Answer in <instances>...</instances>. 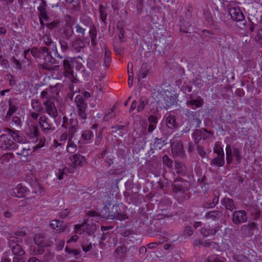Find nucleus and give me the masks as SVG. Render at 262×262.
Returning a JSON list of instances; mask_svg holds the SVG:
<instances>
[{"mask_svg": "<svg viewBox=\"0 0 262 262\" xmlns=\"http://www.w3.org/2000/svg\"><path fill=\"white\" fill-rule=\"evenodd\" d=\"M194 134L195 136V142L198 143L202 138V132L201 129H196L195 130Z\"/></svg>", "mask_w": 262, "mask_h": 262, "instance_id": "63", "label": "nucleus"}, {"mask_svg": "<svg viewBox=\"0 0 262 262\" xmlns=\"http://www.w3.org/2000/svg\"><path fill=\"white\" fill-rule=\"evenodd\" d=\"M67 225L64 224L63 221L57 220L56 230L59 232H63L67 228Z\"/></svg>", "mask_w": 262, "mask_h": 262, "instance_id": "45", "label": "nucleus"}, {"mask_svg": "<svg viewBox=\"0 0 262 262\" xmlns=\"http://www.w3.org/2000/svg\"><path fill=\"white\" fill-rule=\"evenodd\" d=\"M43 41L45 44L47 46H51L54 42L52 41L50 37L48 35H46L43 37Z\"/></svg>", "mask_w": 262, "mask_h": 262, "instance_id": "64", "label": "nucleus"}, {"mask_svg": "<svg viewBox=\"0 0 262 262\" xmlns=\"http://www.w3.org/2000/svg\"><path fill=\"white\" fill-rule=\"evenodd\" d=\"M75 102L77 107L78 115L80 118L84 120L86 118V110L87 103L82 96L79 95L75 97Z\"/></svg>", "mask_w": 262, "mask_h": 262, "instance_id": "4", "label": "nucleus"}, {"mask_svg": "<svg viewBox=\"0 0 262 262\" xmlns=\"http://www.w3.org/2000/svg\"><path fill=\"white\" fill-rule=\"evenodd\" d=\"M30 149L23 147L20 146V151H16V154L23 156H27L30 154Z\"/></svg>", "mask_w": 262, "mask_h": 262, "instance_id": "57", "label": "nucleus"}, {"mask_svg": "<svg viewBox=\"0 0 262 262\" xmlns=\"http://www.w3.org/2000/svg\"><path fill=\"white\" fill-rule=\"evenodd\" d=\"M73 34L74 31L71 23L70 22H66L61 33L62 38L69 40L73 36Z\"/></svg>", "mask_w": 262, "mask_h": 262, "instance_id": "16", "label": "nucleus"}, {"mask_svg": "<svg viewBox=\"0 0 262 262\" xmlns=\"http://www.w3.org/2000/svg\"><path fill=\"white\" fill-rule=\"evenodd\" d=\"M27 136L29 139L38 140L39 133L37 126L34 125H30L27 133Z\"/></svg>", "mask_w": 262, "mask_h": 262, "instance_id": "19", "label": "nucleus"}, {"mask_svg": "<svg viewBox=\"0 0 262 262\" xmlns=\"http://www.w3.org/2000/svg\"><path fill=\"white\" fill-rule=\"evenodd\" d=\"M84 47L85 43L83 40L78 37H76L70 43L71 50L74 52H83Z\"/></svg>", "mask_w": 262, "mask_h": 262, "instance_id": "10", "label": "nucleus"}, {"mask_svg": "<svg viewBox=\"0 0 262 262\" xmlns=\"http://www.w3.org/2000/svg\"><path fill=\"white\" fill-rule=\"evenodd\" d=\"M99 65H100L99 60L93 57H89L87 60L88 67L91 70H95L98 68Z\"/></svg>", "mask_w": 262, "mask_h": 262, "instance_id": "25", "label": "nucleus"}, {"mask_svg": "<svg viewBox=\"0 0 262 262\" xmlns=\"http://www.w3.org/2000/svg\"><path fill=\"white\" fill-rule=\"evenodd\" d=\"M136 8L138 13L141 14L143 8V0H137Z\"/></svg>", "mask_w": 262, "mask_h": 262, "instance_id": "60", "label": "nucleus"}, {"mask_svg": "<svg viewBox=\"0 0 262 262\" xmlns=\"http://www.w3.org/2000/svg\"><path fill=\"white\" fill-rule=\"evenodd\" d=\"M66 2L69 4H72L74 10H77L80 4V0H66Z\"/></svg>", "mask_w": 262, "mask_h": 262, "instance_id": "47", "label": "nucleus"}, {"mask_svg": "<svg viewBox=\"0 0 262 262\" xmlns=\"http://www.w3.org/2000/svg\"><path fill=\"white\" fill-rule=\"evenodd\" d=\"M41 2L39 6L37 8L39 11L38 17H43L45 21L49 20V17L48 16V12L47 11L48 5L45 0H41Z\"/></svg>", "mask_w": 262, "mask_h": 262, "instance_id": "15", "label": "nucleus"}, {"mask_svg": "<svg viewBox=\"0 0 262 262\" xmlns=\"http://www.w3.org/2000/svg\"><path fill=\"white\" fill-rule=\"evenodd\" d=\"M227 163L230 165L232 163L233 158V148L231 145L228 144L226 147Z\"/></svg>", "mask_w": 262, "mask_h": 262, "instance_id": "33", "label": "nucleus"}, {"mask_svg": "<svg viewBox=\"0 0 262 262\" xmlns=\"http://www.w3.org/2000/svg\"><path fill=\"white\" fill-rule=\"evenodd\" d=\"M60 45L61 50L64 52L68 51L70 49L71 50L70 45H69L68 43L65 40H60Z\"/></svg>", "mask_w": 262, "mask_h": 262, "instance_id": "49", "label": "nucleus"}, {"mask_svg": "<svg viewBox=\"0 0 262 262\" xmlns=\"http://www.w3.org/2000/svg\"><path fill=\"white\" fill-rule=\"evenodd\" d=\"M81 136L83 140H89L93 136V133L90 130H86L83 132Z\"/></svg>", "mask_w": 262, "mask_h": 262, "instance_id": "48", "label": "nucleus"}, {"mask_svg": "<svg viewBox=\"0 0 262 262\" xmlns=\"http://www.w3.org/2000/svg\"><path fill=\"white\" fill-rule=\"evenodd\" d=\"M6 79L9 80V85L11 86H14L16 84L15 80L14 79V77L13 75L9 74L6 75Z\"/></svg>", "mask_w": 262, "mask_h": 262, "instance_id": "62", "label": "nucleus"}, {"mask_svg": "<svg viewBox=\"0 0 262 262\" xmlns=\"http://www.w3.org/2000/svg\"><path fill=\"white\" fill-rule=\"evenodd\" d=\"M89 34L91 38L92 45L95 47L97 45V30L94 25H91L89 30Z\"/></svg>", "mask_w": 262, "mask_h": 262, "instance_id": "26", "label": "nucleus"}, {"mask_svg": "<svg viewBox=\"0 0 262 262\" xmlns=\"http://www.w3.org/2000/svg\"><path fill=\"white\" fill-rule=\"evenodd\" d=\"M105 197L107 199H110V200L103 203V207L102 210L101 211V217L104 218L106 220V217L109 215L110 212L108 206L111 205V201L110 197L107 196H105Z\"/></svg>", "mask_w": 262, "mask_h": 262, "instance_id": "22", "label": "nucleus"}, {"mask_svg": "<svg viewBox=\"0 0 262 262\" xmlns=\"http://www.w3.org/2000/svg\"><path fill=\"white\" fill-rule=\"evenodd\" d=\"M0 147L2 149H18V145L14 143L7 135H2L0 136Z\"/></svg>", "mask_w": 262, "mask_h": 262, "instance_id": "7", "label": "nucleus"}, {"mask_svg": "<svg viewBox=\"0 0 262 262\" xmlns=\"http://www.w3.org/2000/svg\"><path fill=\"white\" fill-rule=\"evenodd\" d=\"M213 198L212 199V201H210L209 200H208L204 202L202 205V207L203 208L208 209L213 208L218 204L219 200V196H217L214 194H213Z\"/></svg>", "mask_w": 262, "mask_h": 262, "instance_id": "24", "label": "nucleus"}, {"mask_svg": "<svg viewBox=\"0 0 262 262\" xmlns=\"http://www.w3.org/2000/svg\"><path fill=\"white\" fill-rule=\"evenodd\" d=\"M165 141L163 138H155L152 144L153 147H151V149H161L165 144Z\"/></svg>", "mask_w": 262, "mask_h": 262, "instance_id": "29", "label": "nucleus"}, {"mask_svg": "<svg viewBox=\"0 0 262 262\" xmlns=\"http://www.w3.org/2000/svg\"><path fill=\"white\" fill-rule=\"evenodd\" d=\"M104 50L105 54L104 58V62L102 66L105 67L106 69H107L110 67V63L111 61V53L106 45H104Z\"/></svg>", "mask_w": 262, "mask_h": 262, "instance_id": "27", "label": "nucleus"}, {"mask_svg": "<svg viewBox=\"0 0 262 262\" xmlns=\"http://www.w3.org/2000/svg\"><path fill=\"white\" fill-rule=\"evenodd\" d=\"M218 230L219 228H216L213 229L206 228H202L201 229V233L204 236L206 237L210 234L214 235Z\"/></svg>", "mask_w": 262, "mask_h": 262, "instance_id": "37", "label": "nucleus"}, {"mask_svg": "<svg viewBox=\"0 0 262 262\" xmlns=\"http://www.w3.org/2000/svg\"><path fill=\"white\" fill-rule=\"evenodd\" d=\"M223 213L220 210H214L207 212L205 214V218L208 220L216 221L222 217Z\"/></svg>", "mask_w": 262, "mask_h": 262, "instance_id": "18", "label": "nucleus"}, {"mask_svg": "<svg viewBox=\"0 0 262 262\" xmlns=\"http://www.w3.org/2000/svg\"><path fill=\"white\" fill-rule=\"evenodd\" d=\"M233 157H234L237 163H239L242 159V157L239 150L235 147H233Z\"/></svg>", "mask_w": 262, "mask_h": 262, "instance_id": "42", "label": "nucleus"}, {"mask_svg": "<svg viewBox=\"0 0 262 262\" xmlns=\"http://www.w3.org/2000/svg\"><path fill=\"white\" fill-rule=\"evenodd\" d=\"M8 131L11 137L14 140L18 142L20 141V136L18 132L13 131L10 129H9Z\"/></svg>", "mask_w": 262, "mask_h": 262, "instance_id": "51", "label": "nucleus"}, {"mask_svg": "<svg viewBox=\"0 0 262 262\" xmlns=\"http://www.w3.org/2000/svg\"><path fill=\"white\" fill-rule=\"evenodd\" d=\"M256 35L255 36V41L262 46V29H259L257 30Z\"/></svg>", "mask_w": 262, "mask_h": 262, "instance_id": "53", "label": "nucleus"}, {"mask_svg": "<svg viewBox=\"0 0 262 262\" xmlns=\"http://www.w3.org/2000/svg\"><path fill=\"white\" fill-rule=\"evenodd\" d=\"M77 129V123L75 125L72 126V127L68 129L69 139H72L73 136Z\"/></svg>", "mask_w": 262, "mask_h": 262, "instance_id": "61", "label": "nucleus"}, {"mask_svg": "<svg viewBox=\"0 0 262 262\" xmlns=\"http://www.w3.org/2000/svg\"><path fill=\"white\" fill-rule=\"evenodd\" d=\"M28 191V189L21 184L17 185V187L13 189V193L17 198H21L25 196V193Z\"/></svg>", "mask_w": 262, "mask_h": 262, "instance_id": "20", "label": "nucleus"}, {"mask_svg": "<svg viewBox=\"0 0 262 262\" xmlns=\"http://www.w3.org/2000/svg\"><path fill=\"white\" fill-rule=\"evenodd\" d=\"M60 25V21L59 20H54L51 23H46V26L51 30L58 28Z\"/></svg>", "mask_w": 262, "mask_h": 262, "instance_id": "41", "label": "nucleus"}, {"mask_svg": "<svg viewBox=\"0 0 262 262\" xmlns=\"http://www.w3.org/2000/svg\"><path fill=\"white\" fill-rule=\"evenodd\" d=\"M171 152L173 157L183 158L184 156L183 145L180 141H176L171 143Z\"/></svg>", "mask_w": 262, "mask_h": 262, "instance_id": "8", "label": "nucleus"}, {"mask_svg": "<svg viewBox=\"0 0 262 262\" xmlns=\"http://www.w3.org/2000/svg\"><path fill=\"white\" fill-rule=\"evenodd\" d=\"M12 61L14 63V67L17 70H21L22 69V64L19 60L13 57Z\"/></svg>", "mask_w": 262, "mask_h": 262, "instance_id": "59", "label": "nucleus"}, {"mask_svg": "<svg viewBox=\"0 0 262 262\" xmlns=\"http://www.w3.org/2000/svg\"><path fill=\"white\" fill-rule=\"evenodd\" d=\"M148 102V101L146 97H141L140 99L139 105L137 108V112L140 113L142 112L144 109L145 106L147 104Z\"/></svg>", "mask_w": 262, "mask_h": 262, "instance_id": "38", "label": "nucleus"}, {"mask_svg": "<svg viewBox=\"0 0 262 262\" xmlns=\"http://www.w3.org/2000/svg\"><path fill=\"white\" fill-rule=\"evenodd\" d=\"M131 64V70L132 72L130 73L129 70H128V84L129 88H131L133 84V65L132 63H130Z\"/></svg>", "mask_w": 262, "mask_h": 262, "instance_id": "56", "label": "nucleus"}, {"mask_svg": "<svg viewBox=\"0 0 262 262\" xmlns=\"http://www.w3.org/2000/svg\"><path fill=\"white\" fill-rule=\"evenodd\" d=\"M86 214L89 216V217H95L96 218L95 221L96 222H98L99 221V219L101 217V213H98L97 211L95 210H89L86 212Z\"/></svg>", "mask_w": 262, "mask_h": 262, "instance_id": "43", "label": "nucleus"}, {"mask_svg": "<svg viewBox=\"0 0 262 262\" xmlns=\"http://www.w3.org/2000/svg\"><path fill=\"white\" fill-rule=\"evenodd\" d=\"M46 107V112L51 117L56 118L58 115V113L56 107H55L54 102L51 100H47L43 103Z\"/></svg>", "mask_w": 262, "mask_h": 262, "instance_id": "13", "label": "nucleus"}, {"mask_svg": "<svg viewBox=\"0 0 262 262\" xmlns=\"http://www.w3.org/2000/svg\"><path fill=\"white\" fill-rule=\"evenodd\" d=\"M164 99L166 105L168 107L171 106L172 105H174V104H176L177 103V97L174 95H166Z\"/></svg>", "mask_w": 262, "mask_h": 262, "instance_id": "35", "label": "nucleus"}, {"mask_svg": "<svg viewBox=\"0 0 262 262\" xmlns=\"http://www.w3.org/2000/svg\"><path fill=\"white\" fill-rule=\"evenodd\" d=\"M188 182L184 180H175L172 185V190L174 193H185L188 190Z\"/></svg>", "mask_w": 262, "mask_h": 262, "instance_id": "6", "label": "nucleus"}, {"mask_svg": "<svg viewBox=\"0 0 262 262\" xmlns=\"http://www.w3.org/2000/svg\"><path fill=\"white\" fill-rule=\"evenodd\" d=\"M204 104V100L201 96H198L194 100H188L186 101L187 106L192 107L193 109L201 107Z\"/></svg>", "mask_w": 262, "mask_h": 262, "instance_id": "17", "label": "nucleus"}, {"mask_svg": "<svg viewBox=\"0 0 262 262\" xmlns=\"http://www.w3.org/2000/svg\"><path fill=\"white\" fill-rule=\"evenodd\" d=\"M127 218L126 214L121 212L119 205L115 204L112 207L106 220L123 221Z\"/></svg>", "mask_w": 262, "mask_h": 262, "instance_id": "5", "label": "nucleus"}, {"mask_svg": "<svg viewBox=\"0 0 262 262\" xmlns=\"http://www.w3.org/2000/svg\"><path fill=\"white\" fill-rule=\"evenodd\" d=\"M163 164L168 168L172 167V161L166 155H164L162 158Z\"/></svg>", "mask_w": 262, "mask_h": 262, "instance_id": "54", "label": "nucleus"}, {"mask_svg": "<svg viewBox=\"0 0 262 262\" xmlns=\"http://www.w3.org/2000/svg\"><path fill=\"white\" fill-rule=\"evenodd\" d=\"M89 220H86V222L83 223L82 224L75 225L76 229H80L82 228L83 232H86L89 235H93L97 230V226L94 223H88Z\"/></svg>", "mask_w": 262, "mask_h": 262, "instance_id": "12", "label": "nucleus"}, {"mask_svg": "<svg viewBox=\"0 0 262 262\" xmlns=\"http://www.w3.org/2000/svg\"><path fill=\"white\" fill-rule=\"evenodd\" d=\"M75 123H77L73 119L69 120L66 116H64L63 117V123L62 124V127L66 129H69L72 127V126L75 125Z\"/></svg>", "mask_w": 262, "mask_h": 262, "instance_id": "32", "label": "nucleus"}, {"mask_svg": "<svg viewBox=\"0 0 262 262\" xmlns=\"http://www.w3.org/2000/svg\"><path fill=\"white\" fill-rule=\"evenodd\" d=\"M12 252L15 255L14 257H23V255L25 254V251L19 245H16L14 247H13L12 248Z\"/></svg>", "mask_w": 262, "mask_h": 262, "instance_id": "28", "label": "nucleus"}, {"mask_svg": "<svg viewBox=\"0 0 262 262\" xmlns=\"http://www.w3.org/2000/svg\"><path fill=\"white\" fill-rule=\"evenodd\" d=\"M67 151L70 153H74L76 150V145L72 142V139H69L67 145Z\"/></svg>", "mask_w": 262, "mask_h": 262, "instance_id": "46", "label": "nucleus"}, {"mask_svg": "<svg viewBox=\"0 0 262 262\" xmlns=\"http://www.w3.org/2000/svg\"><path fill=\"white\" fill-rule=\"evenodd\" d=\"M44 247L40 246H37L35 248H33V255H40L42 254L44 252Z\"/></svg>", "mask_w": 262, "mask_h": 262, "instance_id": "58", "label": "nucleus"}, {"mask_svg": "<svg viewBox=\"0 0 262 262\" xmlns=\"http://www.w3.org/2000/svg\"><path fill=\"white\" fill-rule=\"evenodd\" d=\"M222 204L225 206L226 209L232 211L235 208L234 201L229 198H224L221 200Z\"/></svg>", "mask_w": 262, "mask_h": 262, "instance_id": "21", "label": "nucleus"}, {"mask_svg": "<svg viewBox=\"0 0 262 262\" xmlns=\"http://www.w3.org/2000/svg\"><path fill=\"white\" fill-rule=\"evenodd\" d=\"M232 221L233 224L239 225L247 221V214L245 211L241 210L234 211L232 215Z\"/></svg>", "mask_w": 262, "mask_h": 262, "instance_id": "9", "label": "nucleus"}, {"mask_svg": "<svg viewBox=\"0 0 262 262\" xmlns=\"http://www.w3.org/2000/svg\"><path fill=\"white\" fill-rule=\"evenodd\" d=\"M231 18L237 23V26L243 29L246 26V20L245 16L239 8H231L229 10Z\"/></svg>", "mask_w": 262, "mask_h": 262, "instance_id": "2", "label": "nucleus"}, {"mask_svg": "<svg viewBox=\"0 0 262 262\" xmlns=\"http://www.w3.org/2000/svg\"><path fill=\"white\" fill-rule=\"evenodd\" d=\"M210 164L211 165H215L218 167H222L224 166L225 164L224 157L216 156L211 161Z\"/></svg>", "mask_w": 262, "mask_h": 262, "instance_id": "30", "label": "nucleus"}, {"mask_svg": "<svg viewBox=\"0 0 262 262\" xmlns=\"http://www.w3.org/2000/svg\"><path fill=\"white\" fill-rule=\"evenodd\" d=\"M256 223L255 222H251L247 225H243L241 227L240 231L244 236L250 237L253 235V231L256 229Z\"/></svg>", "mask_w": 262, "mask_h": 262, "instance_id": "14", "label": "nucleus"}, {"mask_svg": "<svg viewBox=\"0 0 262 262\" xmlns=\"http://www.w3.org/2000/svg\"><path fill=\"white\" fill-rule=\"evenodd\" d=\"M115 109V107H113L110 110H109L108 111L107 113H106L105 114L104 118H103L104 120L107 121L112 117L115 116V114L114 112Z\"/></svg>", "mask_w": 262, "mask_h": 262, "instance_id": "55", "label": "nucleus"}, {"mask_svg": "<svg viewBox=\"0 0 262 262\" xmlns=\"http://www.w3.org/2000/svg\"><path fill=\"white\" fill-rule=\"evenodd\" d=\"M31 106L32 108L36 112H42L43 108L41 105L40 102L36 99H32Z\"/></svg>", "mask_w": 262, "mask_h": 262, "instance_id": "36", "label": "nucleus"}, {"mask_svg": "<svg viewBox=\"0 0 262 262\" xmlns=\"http://www.w3.org/2000/svg\"><path fill=\"white\" fill-rule=\"evenodd\" d=\"M39 124L42 128L44 133H49L50 131H53L55 128L53 126L52 124L49 121L48 118L45 115L40 116L39 119Z\"/></svg>", "mask_w": 262, "mask_h": 262, "instance_id": "11", "label": "nucleus"}, {"mask_svg": "<svg viewBox=\"0 0 262 262\" xmlns=\"http://www.w3.org/2000/svg\"><path fill=\"white\" fill-rule=\"evenodd\" d=\"M127 248L125 246L118 247L115 250V253L119 257H124L126 254Z\"/></svg>", "mask_w": 262, "mask_h": 262, "instance_id": "40", "label": "nucleus"}, {"mask_svg": "<svg viewBox=\"0 0 262 262\" xmlns=\"http://www.w3.org/2000/svg\"><path fill=\"white\" fill-rule=\"evenodd\" d=\"M99 10L100 13L101 19L104 23H105V20L107 17V13L106 12L102 5H99Z\"/></svg>", "mask_w": 262, "mask_h": 262, "instance_id": "52", "label": "nucleus"}, {"mask_svg": "<svg viewBox=\"0 0 262 262\" xmlns=\"http://www.w3.org/2000/svg\"><path fill=\"white\" fill-rule=\"evenodd\" d=\"M32 55L36 58L43 59L45 62L41 64V67L43 70L49 71H58L59 69V65L57 64L59 62L54 58L51 55V52L46 47H41L39 48L33 47L31 50Z\"/></svg>", "mask_w": 262, "mask_h": 262, "instance_id": "1", "label": "nucleus"}, {"mask_svg": "<svg viewBox=\"0 0 262 262\" xmlns=\"http://www.w3.org/2000/svg\"><path fill=\"white\" fill-rule=\"evenodd\" d=\"M214 152L216 154L217 156H223L224 157V152L223 148L218 145H215L214 147Z\"/></svg>", "mask_w": 262, "mask_h": 262, "instance_id": "50", "label": "nucleus"}, {"mask_svg": "<svg viewBox=\"0 0 262 262\" xmlns=\"http://www.w3.org/2000/svg\"><path fill=\"white\" fill-rule=\"evenodd\" d=\"M34 240L37 246L46 247L47 245L46 243L43 240V238L39 235H36L34 238Z\"/></svg>", "mask_w": 262, "mask_h": 262, "instance_id": "44", "label": "nucleus"}, {"mask_svg": "<svg viewBox=\"0 0 262 262\" xmlns=\"http://www.w3.org/2000/svg\"><path fill=\"white\" fill-rule=\"evenodd\" d=\"M166 123L167 126L170 129L175 128L177 126L174 116L169 115L166 118Z\"/></svg>", "mask_w": 262, "mask_h": 262, "instance_id": "31", "label": "nucleus"}, {"mask_svg": "<svg viewBox=\"0 0 262 262\" xmlns=\"http://www.w3.org/2000/svg\"><path fill=\"white\" fill-rule=\"evenodd\" d=\"M8 239L9 241V246L11 248L14 247L16 245H19L18 243L23 241V238H19L14 235H10Z\"/></svg>", "mask_w": 262, "mask_h": 262, "instance_id": "34", "label": "nucleus"}, {"mask_svg": "<svg viewBox=\"0 0 262 262\" xmlns=\"http://www.w3.org/2000/svg\"><path fill=\"white\" fill-rule=\"evenodd\" d=\"M147 63H143L141 67L140 70L139 72V78L141 77L142 78H144L146 77L147 75L149 73V69L147 68Z\"/></svg>", "mask_w": 262, "mask_h": 262, "instance_id": "39", "label": "nucleus"}, {"mask_svg": "<svg viewBox=\"0 0 262 262\" xmlns=\"http://www.w3.org/2000/svg\"><path fill=\"white\" fill-rule=\"evenodd\" d=\"M63 76L72 82H76L77 79L74 75L73 60L71 58L64 59L62 61Z\"/></svg>", "mask_w": 262, "mask_h": 262, "instance_id": "3", "label": "nucleus"}, {"mask_svg": "<svg viewBox=\"0 0 262 262\" xmlns=\"http://www.w3.org/2000/svg\"><path fill=\"white\" fill-rule=\"evenodd\" d=\"M70 159L75 166L81 165L85 162L84 157L78 154L73 155L70 157Z\"/></svg>", "mask_w": 262, "mask_h": 262, "instance_id": "23", "label": "nucleus"}]
</instances>
